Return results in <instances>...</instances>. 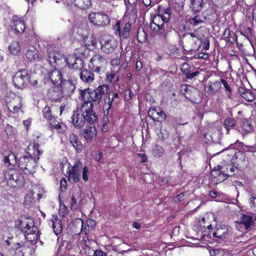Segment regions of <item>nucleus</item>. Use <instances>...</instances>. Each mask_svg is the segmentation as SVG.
Instances as JSON below:
<instances>
[{
  "label": "nucleus",
  "mask_w": 256,
  "mask_h": 256,
  "mask_svg": "<svg viewBox=\"0 0 256 256\" xmlns=\"http://www.w3.org/2000/svg\"><path fill=\"white\" fill-rule=\"evenodd\" d=\"M238 92L241 96L248 102H252L254 99V94L250 90L240 88L238 89Z\"/></svg>",
  "instance_id": "nucleus-31"
},
{
  "label": "nucleus",
  "mask_w": 256,
  "mask_h": 256,
  "mask_svg": "<svg viewBox=\"0 0 256 256\" xmlns=\"http://www.w3.org/2000/svg\"><path fill=\"white\" fill-rule=\"evenodd\" d=\"M50 221L55 234L56 236L60 234L62 230L61 220L58 218L57 216H53V218Z\"/></svg>",
  "instance_id": "nucleus-29"
},
{
  "label": "nucleus",
  "mask_w": 256,
  "mask_h": 256,
  "mask_svg": "<svg viewBox=\"0 0 256 256\" xmlns=\"http://www.w3.org/2000/svg\"><path fill=\"white\" fill-rule=\"evenodd\" d=\"M66 181L65 178H62L60 180V188L62 191L64 190L66 188Z\"/></svg>",
  "instance_id": "nucleus-57"
},
{
  "label": "nucleus",
  "mask_w": 256,
  "mask_h": 256,
  "mask_svg": "<svg viewBox=\"0 0 256 256\" xmlns=\"http://www.w3.org/2000/svg\"><path fill=\"white\" fill-rule=\"evenodd\" d=\"M138 0H124V3L126 7L127 11L133 10V6L136 4Z\"/></svg>",
  "instance_id": "nucleus-47"
},
{
  "label": "nucleus",
  "mask_w": 256,
  "mask_h": 256,
  "mask_svg": "<svg viewBox=\"0 0 256 256\" xmlns=\"http://www.w3.org/2000/svg\"><path fill=\"white\" fill-rule=\"evenodd\" d=\"M193 42L194 43L192 46V48L194 50H198L202 44L200 38H198V39H194V40Z\"/></svg>",
  "instance_id": "nucleus-54"
},
{
  "label": "nucleus",
  "mask_w": 256,
  "mask_h": 256,
  "mask_svg": "<svg viewBox=\"0 0 256 256\" xmlns=\"http://www.w3.org/2000/svg\"><path fill=\"white\" fill-rule=\"evenodd\" d=\"M164 153V150L163 147L161 146L156 144L154 148L152 154V155L157 158H160L162 156Z\"/></svg>",
  "instance_id": "nucleus-39"
},
{
  "label": "nucleus",
  "mask_w": 256,
  "mask_h": 256,
  "mask_svg": "<svg viewBox=\"0 0 256 256\" xmlns=\"http://www.w3.org/2000/svg\"><path fill=\"white\" fill-rule=\"evenodd\" d=\"M228 228L226 227L220 228L216 229V232L212 234V236L219 239L220 240H224L228 234Z\"/></svg>",
  "instance_id": "nucleus-33"
},
{
  "label": "nucleus",
  "mask_w": 256,
  "mask_h": 256,
  "mask_svg": "<svg viewBox=\"0 0 256 256\" xmlns=\"http://www.w3.org/2000/svg\"><path fill=\"white\" fill-rule=\"evenodd\" d=\"M236 126V122L233 118H228L224 121V126L228 134L229 130Z\"/></svg>",
  "instance_id": "nucleus-40"
},
{
  "label": "nucleus",
  "mask_w": 256,
  "mask_h": 256,
  "mask_svg": "<svg viewBox=\"0 0 256 256\" xmlns=\"http://www.w3.org/2000/svg\"><path fill=\"white\" fill-rule=\"evenodd\" d=\"M131 93H132V91L128 89V90H126L125 91H124V99L128 100H130V99L132 98V96H131Z\"/></svg>",
  "instance_id": "nucleus-56"
},
{
  "label": "nucleus",
  "mask_w": 256,
  "mask_h": 256,
  "mask_svg": "<svg viewBox=\"0 0 256 256\" xmlns=\"http://www.w3.org/2000/svg\"><path fill=\"white\" fill-rule=\"evenodd\" d=\"M4 178L8 184L12 186H22L24 184L23 176L15 169L10 168L4 174Z\"/></svg>",
  "instance_id": "nucleus-7"
},
{
  "label": "nucleus",
  "mask_w": 256,
  "mask_h": 256,
  "mask_svg": "<svg viewBox=\"0 0 256 256\" xmlns=\"http://www.w3.org/2000/svg\"><path fill=\"white\" fill-rule=\"evenodd\" d=\"M71 205V208L72 210H76L78 208V205L76 203V200L74 196L72 195L70 198V202Z\"/></svg>",
  "instance_id": "nucleus-55"
},
{
  "label": "nucleus",
  "mask_w": 256,
  "mask_h": 256,
  "mask_svg": "<svg viewBox=\"0 0 256 256\" xmlns=\"http://www.w3.org/2000/svg\"><path fill=\"white\" fill-rule=\"evenodd\" d=\"M124 22L121 20H118L114 26V28L116 30L115 34L116 36H120L121 38L122 36L124 38V39H127L128 38L130 34V32L132 29V24L129 22H126L124 24V26L122 28V31H121V24L122 22Z\"/></svg>",
  "instance_id": "nucleus-16"
},
{
  "label": "nucleus",
  "mask_w": 256,
  "mask_h": 256,
  "mask_svg": "<svg viewBox=\"0 0 256 256\" xmlns=\"http://www.w3.org/2000/svg\"><path fill=\"white\" fill-rule=\"evenodd\" d=\"M11 26L12 30L19 34L22 33L26 28L24 20L17 16H13L12 20L11 22Z\"/></svg>",
  "instance_id": "nucleus-20"
},
{
  "label": "nucleus",
  "mask_w": 256,
  "mask_h": 256,
  "mask_svg": "<svg viewBox=\"0 0 256 256\" xmlns=\"http://www.w3.org/2000/svg\"><path fill=\"white\" fill-rule=\"evenodd\" d=\"M42 113L44 116L47 120H49L52 117L51 114V110L49 106H46L42 110Z\"/></svg>",
  "instance_id": "nucleus-49"
},
{
  "label": "nucleus",
  "mask_w": 256,
  "mask_h": 256,
  "mask_svg": "<svg viewBox=\"0 0 256 256\" xmlns=\"http://www.w3.org/2000/svg\"><path fill=\"white\" fill-rule=\"evenodd\" d=\"M240 222L244 226L246 230H248L253 224L252 217L250 215L242 214L240 217Z\"/></svg>",
  "instance_id": "nucleus-32"
},
{
  "label": "nucleus",
  "mask_w": 256,
  "mask_h": 256,
  "mask_svg": "<svg viewBox=\"0 0 256 256\" xmlns=\"http://www.w3.org/2000/svg\"><path fill=\"white\" fill-rule=\"evenodd\" d=\"M217 170H214L212 172V178L216 183L221 182L228 178V174L226 173V170H223L224 168L222 166H218Z\"/></svg>",
  "instance_id": "nucleus-17"
},
{
  "label": "nucleus",
  "mask_w": 256,
  "mask_h": 256,
  "mask_svg": "<svg viewBox=\"0 0 256 256\" xmlns=\"http://www.w3.org/2000/svg\"><path fill=\"white\" fill-rule=\"evenodd\" d=\"M4 165L7 166L8 169L10 168H13L15 164L16 163V158L15 155L10 153L8 156H5L4 159Z\"/></svg>",
  "instance_id": "nucleus-34"
},
{
  "label": "nucleus",
  "mask_w": 256,
  "mask_h": 256,
  "mask_svg": "<svg viewBox=\"0 0 256 256\" xmlns=\"http://www.w3.org/2000/svg\"><path fill=\"white\" fill-rule=\"evenodd\" d=\"M94 72L92 70L84 69L80 74V80L86 84L92 83L94 79Z\"/></svg>",
  "instance_id": "nucleus-25"
},
{
  "label": "nucleus",
  "mask_w": 256,
  "mask_h": 256,
  "mask_svg": "<svg viewBox=\"0 0 256 256\" xmlns=\"http://www.w3.org/2000/svg\"><path fill=\"white\" fill-rule=\"evenodd\" d=\"M101 50L106 54H110L117 47V42L114 38L110 36H104L100 40Z\"/></svg>",
  "instance_id": "nucleus-12"
},
{
  "label": "nucleus",
  "mask_w": 256,
  "mask_h": 256,
  "mask_svg": "<svg viewBox=\"0 0 256 256\" xmlns=\"http://www.w3.org/2000/svg\"><path fill=\"white\" fill-rule=\"evenodd\" d=\"M222 168H224V170H226V173L228 174V176H234L236 170H238L236 166L232 164L225 165L224 166H222Z\"/></svg>",
  "instance_id": "nucleus-42"
},
{
  "label": "nucleus",
  "mask_w": 256,
  "mask_h": 256,
  "mask_svg": "<svg viewBox=\"0 0 256 256\" xmlns=\"http://www.w3.org/2000/svg\"><path fill=\"white\" fill-rule=\"evenodd\" d=\"M148 116L154 121L158 120L160 118L166 119V116L160 108H151L148 110Z\"/></svg>",
  "instance_id": "nucleus-26"
},
{
  "label": "nucleus",
  "mask_w": 256,
  "mask_h": 256,
  "mask_svg": "<svg viewBox=\"0 0 256 256\" xmlns=\"http://www.w3.org/2000/svg\"><path fill=\"white\" fill-rule=\"evenodd\" d=\"M71 118L76 128H82L84 126L86 122L90 124H94L97 120V116L94 112H90V110L88 109L86 110H84L81 106L74 112Z\"/></svg>",
  "instance_id": "nucleus-2"
},
{
  "label": "nucleus",
  "mask_w": 256,
  "mask_h": 256,
  "mask_svg": "<svg viewBox=\"0 0 256 256\" xmlns=\"http://www.w3.org/2000/svg\"><path fill=\"white\" fill-rule=\"evenodd\" d=\"M222 88L221 82L218 80L209 81L205 86L206 92L210 95H214Z\"/></svg>",
  "instance_id": "nucleus-21"
},
{
  "label": "nucleus",
  "mask_w": 256,
  "mask_h": 256,
  "mask_svg": "<svg viewBox=\"0 0 256 256\" xmlns=\"http://www.w3.org/2000/svg\"><path fill=\"white\" fill-rule=\"evenodd\" d=\"M29 79L28 71L26 70H22L14 76L12 80L16 87L22 89L26 86Z\"/></svg>",
  "instance_id": "nucleus-13"
},
{
  "label": "nucleus",
  "mask_w": 256,
  "mask_h": 256,
  "mask_svg": "<svg viewBox=\"0 0 256 256\" xmlns=\"http://www.w3.org/2000/svg\"><path fill=\"white\" fill-rule=\"evenodd\" d=\"M8 49L12 54L16 56L20 51V46L18 42L14 41L10 43Z\"/></svg>",
  "instance_id": "nucleus-38"
},
{
  "label": "nucleus",
  "mask_w": 256,
  "mask_h": 256,
  "mask_svg": "<svg viewBox=\"0 0 256 256\" xmlns=\"http://www.w3.org/2000/svg\"><path fill=\"white\" fill-rule=\"evenodd\" d=\"M236 161L234 164L236 165L237 168L238 170H242V169L246 168L248 165V158L244 154L241 152H236L234 156Z\"/></svg>",
  "instance_id": "nucleus-19"
},
{
  "label": "nucleus",
  "mask_w": 256,
  "mask_h": 256,
  "mask_svg": "<svg viewBox=\"0 0 256 256\" xmlns=\"http://www.w3.org/2000/svg\"><path fill=\"white\" fill-rule=\"evenodd\" d=\"M20 243H16L14 244L13 248L15 249V252L14 256H24V254L22 252L20 248Z\"/></svg>",
  "instance_id": "nucleus-48"
},
{
  "label": "nucleus",
  "mask_w": 256,
  "mask_h": 256,
  "mask_svg": "<svg viewBox=\"0 0 256 256\" xmlns=\"http://www.w3.org/2000/svg\"><path fill=\"white\" fill-rule=\"evenodd\" d=\"M96 130L95 126H90L84 129L82 133L83 137L87 142H93L96 136Z\"/></svg>",
  "instance_id": "nucleus-23"
},
{
  "label": "nucleus",
  "mask_w": 256,
  "mask_h": 256,
  "mask_svg": "<svg viewBox=\"0 0 256 256\" xmlns=\"http://www.w3.org/2000/svg\"><path fill=\"white\" fill-rule=\"evenodd\" d=\"M106 64V60L104 57L96 54L91 58L88 68L94 72L100 74L102 72L104 71Z\"/></svg>",
  "instance_id": "nucleus-10"
},
{
  "label": "nucleus",
  "mask_w": 256,
  "mask_h": 256,
  "mask_svg": "<svg viewBox=\"0 0 256 256\" xmlns=\"http://www.w3.org/2000/svg\"><path fill=\"white\" fill-rule=\"evenodd\" d=\"M88 18L90 22L98 26H104L109 24L110 20L108 16L101 13H90Z\"/></svg>",
  "instance_id": "nucleus-15"
},
{
  "label": "nucleus",
  "mask_w": 256,
  "mask_h": 256,
  "mask_svg": "<svg viewBox=\"0 0 256 256\" xmlns=\"http://www.w3.org/2000/svg\"><path fill=\"white\" fill-rule=\"evenodd\" d=\"M216 218L212 213H209L203 217L199 221V228L198 230V235L200 236V239L204 241H209L211 238L210 234L212 228V223L214 222Z\"/></svg>",
  "instance_id": "nucleus-5"
},
{
  "label": "nucleus",
  "mask_w": 256,
  "mask_h": 256,
  "mask_svg": "<svg viewBox=\"0 0 256 256\" xmlns=\"http://www.w3.org/2000/svg\"><path fill=\"white\" fill-rule=\"evenodd\" d=\"M221 82V84H222L224 88H225L226 90L228 92L226 93L228 97V98H230V93L232 92V88L230 85L228 84V82L224 79H222L221 81L220 82Z\"/></svg>",
  "instance_id": "nucleus-46"
},
{
  "label": "nucleus",
  "mask_w": 256,
  "mask_h": 256,
  "mask_svg": "<svg viewBox=\"0 0 256 256\" xmlns=\"http://www.w3.org/2000/svg\"><path fill=\"white\" fill-rule=\"evenodd\" d=\"M95 225L96 222L93 220H87L84 226V222L81 219H78L73 224L74 234L77 235L84 232V234H88L92 230Z\"/></svg>",
  "instance_id": "nucleus-9"
},
{
  "label": "nucleus",
  "mask_w": 256,
  "mask_h": 256,
  "mask_svg": "<svg viewBox=\"0 0 256 256\" xmlns=\"http://www.w3.org/2000/svg\"><path fill=\"white\" fill-rule=\"evenodd\" d=\"M48 77L52 82L56 86H58L60 84V83L62 82L63 80L61 72L59 70L56 69L52 70L49 74Z\"/></svg>",
  "instance_id": "nucleus-27"
},
{
  "label": "nucleus",
  "mask_w": 256,
  "mask_h": 256,
  "mask_svg": "<svg viewBox=\"0 0 256 256\" xmlns=\"http://www.w3.org/2000/svg\"><path fill=\"white\" fill-rule=\"evenodd\" d=\"M190 22L194 26H196L199 24L202 23V20L200 16H194L192 18V20H190Z\"/></svg>",
  "instance_id": "nucleus-50"
},
{
  "label": "nucleus",
  "mask_w": 256,
  "mask_h": 256,
  "mask_svg": "<svg viewBox=\"0 0 256 256\" xmlns=\"http://www.w3.org/2000/svg\"><path fill=\"white\" fill-rule=\"evenodd\" d=\"M68 6H76L80 9L88 8L91 5V0H62Z\"/></svg>",
  "instance_id": "nucleus-18"
},
{
  "label": "nucleus",
  "mask_w": 256,
  "mask_h": 256,
  "mask_svg": "<svg viewBox=\"0 0 256 256\" xmlns=\"http://www.w3.org/2000/svg\"><path fill=\"white\" fill-rule=\"evenodd\" d=\"M202 6V0H191L190 8L192 11L194 13L201 10Z\"/></svg>",
  "instance_id": "nucleus-36"
},
{
  "label": "nucleus",
  "mask_w": 256,
  "mask_h": 256,
  "mask_svg": "<svg viewBox=\"0 0 256 256\" xmlns=\"http://www.w3.org/2000/svg\"><path fill=\"white\" fill-rule=\"evenodd\" d=\"M94 254V256H106V254L101 250H96Z\"/></svg>",
  "instance_id": "nucleus-64"
},
{
  "label": "nucleus",
  "mask_w": 256,
  "mask_h": 256,
  "mask_svg": "<svg viewBox=\"0 0 256 256\" xmlns=\"http://www.w3.org/2000/svg\"><path fill=\"white\" fill-rule=\"evenodd\" d=\"M82 168V164L80 160L76 161L72 166H69L67 170L68 180L74 182H79L80 180Z\"/></svg>",
  "instance_id": "nucleus-14"
},
{
  "label": "nucleus",
  "mask_w": 256,
  "mask_h": 256,
  "mask_svg": "<svg viewBox=\"0 0 256 256\" xmlns=\"http://www.w3.org/2000/svg\"><path fill=\"white\" fill-rule=\"evenodd\" d=\"M168 21H166L164 20L160 14H157L154 16L152 18V22L151 24H155V25H158L160 24H166Z\"/></svg>",
  "instance_id": "nucleus-43"
},
{
  "label": "nucleus",
  "mask_w": 256,
  "mask_h": 256,
  "mask_svg": "<svg viewBox=\"0 0 256 256\" xmlns=\"http://www.w3.org/2000/svg\"><path fill=\"white\" fill-rule=\"evenodd\" d=\"M32 119L29 118L28 120H24L23 124L26 129H28L30 126L31 125Z\"/></svg>",
  "instance_id": "nucleus-62"
},
{
  "label": "nucleus",
  "mask_w": 256,
  "mask_h": 256,
  "mask_svg": "<svg viewBox=\"0 0 256 256\" xmlns=\"http://www.w3.org/2000/svg\"><path fill=\"white\" fill-rule=\"evenodd\" d=\"M20 228L24 232L26 239L30 244H34L39 238L38 228L34 226L32 218H26L20 220Z\"/></svg>",
  "instance_id": "nucleus-3"
},
{
  "label": "nucleus",
  "mask_w": 256,
  "mask_h": 256,
  "mask_svg": "<svg viewBox=\"0 0 256 256\" xmlns=\"http://www.w3.org/2000/svg\"><path fill=\"white\" fill-rule=\"evenodd\" d=\"M147 35L143 30H138L137 32V40L138 42L143 43L146 42Z\"/></svg>",
  "instance_id": "nucleus-44"
},
{
  "label": "nucleus",
  "mask_w": 256,
  "mask_h": 256,
  "mask_svg": "<svg viewBox=\"0 0 256 256\" xmlns=\"http://www.w3.org/2000/svg\"><path fill=\"white\" fill-rule=\"evenodd\" d=\"M241 129L243 135L252 132L254 130L252 126L248 120H244L242 121Z\"/></svg>",
  "instance_id": "nucleus-35"
},
{
  "label": "nucleus",
  "mask_w": 256,
  "mask_h": 256,
  "mask_svg": "<svg viewBox=\"0 0 256 256\" xmlns=\"http://www.w3.org/2000/svg\"><path fill=\"white\" fill-rule=\"evenodd\" d=\"M120 58H113L111 61V64L112 66H116L120 64Z\"/></svg>",
  "instance_id": "nucleus-59"
},
{
  "label": "nucleus",
  "mask_w": 256,
  "mask_h": 256,
  "mask_svg": "<svg viewBox=\"0 0 256 256\" xmlns=\"http://www.w3.org/2000/svg\"><path fill=\"white\" fill-rule=\"evenodd\" d=\"M50 126L52 130H56L58 133H62L66 130V126L62 122H60L55 118L52 117L49 120Z\"/></svg>",
  "instance_id": "nucleus-22"
},
{
  "label": "nucleus",
  "mask_w": 256,
  "mask_h": 256,
  "mask_svg": "<svg viewBox=\"0 0 256 256\" xmlns=\"http://www.w3.org/2000/svg\"><path fill=\"white\" fill-rule=\"evenodd\" d=\"M26 56L30 61L34 60L38 58V51L32 46L26 50Z\"/></svg>",
  "instance_id": "nucleus-37"
},
{
  "label": "nucleus",
  "mask_w": 256,
  "mask_h": 256,
  "mask_svg": "<svg viewBox=\"0 0 256 256\" xmlns=\"http://www.w3.org/2000/svg\"><path fill=\"white\" fill-rule=\"evenodd\" d=\"M159 14H160L161 16L164 18V20L166 21H168L170 18V15L171 14V10L170 8H160L159 9Z\"/></svg>",
  "instance_id": "nucleus-41"
},
{
  "label": "nucleus",
  "mask_w": 256,
  "mask_h": 256,
  "mask_svg": "<svg viewBox=\"0 0 256 256\" xmlns=\"http://www.w3.org/2000/svg\"><path fill=\"white\" fill-rule=\"evenodd\" d=\"M210 48V41L208 39L206 40L203 42V49L205 50H208Z\"/></svg>",
  "instance_id": "nucleus-63"
},
{
  "label": "nucleus",
  "mask_w": 256,
  "mask_h": 256,
  "mask_svg": "<svg viewBox=\"0 0 256 256\" xmlns=\"http://www.w3.org/2000/svg\"><path fill=\"white\" fill-rule=\"evenodd\" d=\"M184 193H180V194L174 196V200L175 202H180L184 200Z\"/></svg>",
  "instance_id": "nucleus-58"
},
{
  "label": "nucleus",
  "mask_w": 256,
  "mask_h": 256,
  "mask_svg": "<svg viewBox=\"0 0 256 256\" xmlns=\"http://www.w3.org/2000/svg\"><path fill=\"white\" fill-rule=\"evenodd\" d=\"M68 210L64 204H60L59 209V214L62 216H64L68 213Z\"/></svg>",
  "instance_id": "nucleus-52"
},
{
  "label": "nucleus",
  "mask_w": 256,
  "mask_h": 256,
  "mask_svg": "<svg viewBox=\"0 0 256 256\" xmlns=\"http://www.w3.org/2000/svg\"><path fill=\"white\" fill-rule=\"evenodd\" d=\"M6 102L9 110L12 113L23 112L24 103L22 97L13 92L7 94Z\"/></svg>",
  "instance_id": "nucleus-6"
},
{
  "label": "nucleus",
  "mask_w": 256,
  "mask_h": 256,
  "mask_svg": "<svg viewBox=\"0 0 256 256\" xmlns=\"http://www.w3.org/2000/svg\"><path fill=\"white\" fill-rule=\"evenodd\" d=\"M39 144L36 142L30 144L28 146V153L30 156L33 158H36L39 157L42 153V152L39 149Z\"/></svg>",
  "instance_id": "nucleus-24"
},
{
  "label": "nucleus",
  "mask_w": 256,
  "mask_h": 256,
  "mask_svg": "<svg viewBox=\"0 0 256 256\" xmlns=\"http://www.w3.org/2000/svg\"><path fill=\"white\" fill-rule=\"evenodd\" d=\"M109 90V86L107 84L100 86L96 90L97 93L100 94L102 96V94H108Z\"/></svg>",
  "instance_id": "nucleus-45"
},
{
  "label": "nucleus",
  "mask_w": 256,
  "mask_h": 256,
  "mask_svg": "<svg viewBox=\"0 0 256 256\" xmlns=\"http://www.w3.org/2000/svg\"><path fill=\"white\" fill-rule=\"evenodd\" d=\"M114 74H115L113 71H112L110 74H107L106 78V81L108 82H111L114 76Z\"/></svg>",
  "instance_id": "nucleus-60"
},
{
  "label": "nucleus",
  "mask_w": 256,
  "mask_h": 256,
  "mask_svg": "<svg viewBox=\"0 0 256 256\" xmlns=\"http://www.w3.org/2000/svg\"><path fill=\"white\" fill-rule=\"evenodd\" d=\"M48 61L51 66L54 64L58 66L68 65L70 68L80 70L82 67V60L74 56H69L66 58L60 54L59 48L57 47L49 46L48 48Z\"/></svg>",
  "instance_id": "nucleus-1"
},
{
  "label": "nucleus",
  "mask_w": 256,
  "mask_h": 256,
  "mask_svg": "<svg viewBox=\"0 0 256 256\" xmlns=\"http://www.w3.org/2000/svg\"><path fill=\"white\" fill-rule=\"evenodd\" d=\"M82 179L84 181H86L88 179V169L87 166H85L82 168Z\"/></svg>",
  "instance_id": "nucleus-53"
},
{
  "label": "nucleus",
  "mask_w": 256,
  "mask_h": 256,
  "mask_svg": "<svg viewBox=\"0 0 256 256\" xmlns=\"http://www.w3.org/2000/svg\"><path fill=\"white\" fill-rule=\"evenodd\" d=\"M69 138L70 143L72 144L77 152H80L82 148V145L78 139V136L74 134H72L70 135Z\"/></svg>",
  "instance_id": "nucleus-30"
},
{
  "label": "nucleus",
  "mask_w": 256,
  "mask_h": 256,
  "mask_svg": "<svg viewBox=\"0 0 256 256\" xmlns=\"http://www.w3.org/2000/svg\"><path fill=\"white\" fill-rule=\"evenodd\" d=\"M249 202L252 210L256 212V197L251 196L250 198Z\"/></svg>",
  "instance_id": "nucleus-51"
},
{
  "label": "nucleus",
  "mask_w": 256,
  "mask_h": 256,
  "mask_svg": "<svg viewBox=\"0 0 256 256\" xmlns=\"http://www.w3.org/2000/svg\"><path fill=\"white\" fill-rule=\"evenodd\" d=\"M58 88H60V91L58 93V98H53L56 101L60 100L64 94L69 96L72 94L75 90V86L70 80H64L60 83Z\"/></svg>",
  "instance_id": "nucleus-11"
},
{
  "label": "nucleus",
  "mask_w": 256,
  "mask_h": 256,
  "mask_svg": "<svg viewBox=\"0 0 256 256\" xmlns=\"http://www.w3.org/2000/svg\"><path fill=\"white\" fill-rule=\"evenodd\" d=\"M196 56L200 58L206 59L208 57V54L207 53H198Z\"/></svg>",
  "instance_id": "nucleus-61"
},
{
  "label": "nucleus",
  "mask_w": 256,
  "mask_h": 256,
  "mask_svg": "<svg viewBox=\"0 0 256 256\" xmlns=\"http://www.w3.org/2000/svg\"><path fill=\"white\" fill-rule=\"evenodd\" d=\"M39 158H33L28 156H21L18 162V167L25 174H32L35 172Z\"/></svg>",
  "instance_id": "nucleus-8"
},
{
  "label": "nucleus",
  "mask_w": 256,
  "mask_h": 256,
  "mask_svg": "<svg viewBox=\"0 0 256 256\" xmlns=\"http://www.w3.org/2000/svg\"><path fill=\"white\" fill-rule=\"evenodd\" d=\"M80 94L84 101L81 105L82 108L86 110V109L90 110V112H94L93 110V102L99 103L102 99V96L98 94L96 90L87 88L82 90Z\"/></svg>",
  "instance_id": "nucleus-4"
},
{
  "label": "nucleus",
  "mask_w": 256,
  "mask_h": 256,
  "mask_svg": "<svg viewBox=\"0 0 256 256\" xmlns=\"http://www.w3.org/2000/svg\"><path fill=\"white\" fill-rule=\"evenodd\" d=\"M166 24H162L155 25V24H150V28L154 32L158 33L161 35V36L166 40L168 32L165 30V26Z\"/></svg>",
  "instance_id": "nucleus-28"
}]
</instances>
